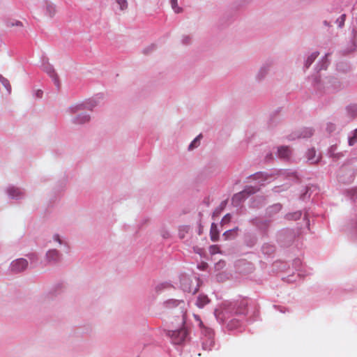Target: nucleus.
<instances>
[{
	"mask_svg": "<svg viewBox=\"0 0 357 357\" xmlns=\"http://www.w3.org/2000/svg\"><path fill=\"white\" fill-rule=\"evenodd\" d=\"M45 14L49 17H52L56 14V7L55 6L50 2H46L45 8Z\"/></svg>",
	"mask_w": 357,
	"mask_h": 357,
	"instance_id": "nucleus-7",
	"label": "nucleus"
},
{
	"mask_svg": "<svg viewBox=\"0 0 357 357\" xmlns=\"http://www.w3.org/2000/svg\"><path fill=\"white\" fill-rule=\"evenodd\" d=\"M181 327L176 330H169L167 333L168 336L171 338L172 342L175 344H182L188 337V331L185 327V324L182 325L179 321Z\"/></svg>",
	"mask_w": 357,
	"mask_h": 357,
	"instance_id": "nucleus-1",
	"label": "nucleus"
},
{
	"mask_svg": "<svg viewBox=\"0 0 357 357\" xmlns=\"http://www.w3.org/2000/svg\"><path fill=\"white\" fill-rule=\"evenodd\" d=\"M44 70L48 74L50 75V77H52V78H54V82L56 85H59V83H58V80H57V77H56V75L54 72V70L53 69V68L51 66H47L46 67H45L44 68Z\"/></svg>",
	"mask_w": 357,
	"mask_h": 357,
	"instance_id": "nucleus-11",
	"label": "nucleus"
},
{
	"mask_svg": "<svg viewBox=\"0 0 357 357\" xmlns=\"http://www.w3.org/2000/svg\"><path fill=\"white\" fill-rule=\"evenodd\" d=\"M0 82L6 86H7V85L10 87V84L8 83V81L5 78L3 77L2 75H0Z\"/></svg>",
	"mask_w": 357,
	"mask_h": 357,
	"instance_id": "nucleus-23",
	"label": "nucleus"
},
{
	"mask_svg": "<svg viewBox=\"0 0 357 357\" xmlns=\"http://www.w3.org/2000/svg\"><path fill=\"white\" fill-rule=\"evenodd\" d=\"M54 239L57 241L59 244H61V241L60 239V237L58 234H56L54 236Z\"/></svg>",
	"mask_w": 357,
	"mask_h": 357,
	"instance_id": "nucleus-26",
	"label": "nucleus"
},
{
	"mask_svg": "<svg viewBox=\"0 0 357 357\" xmlns=\"http://www.w3.org/2000/svg\"><path fill=\"white\" fill-rule=\"evenodd\" d=\"M313 134V131L311 128H304L298 137H309L312 136Z\"/></svg>",
	"mask_w": 357,
	"mask_h": 357,
	"instance_id": "nucleus-16",
	"label": "nucleus"
},
{
	"mask_svg": "<svg viewBox=\"0 0 357 357\" xmlns=\"http://www.w3.org/2000/svg\"><path fill=\"white\" fill-rule=\"evenodd\" d=\"M295 215H296V218H299L301 215V213H296Z\"/></svg>",
	"mask_w": 357,
	"mask_h": 357,
	"instance_id": "nucleus-28",
	"label": "nucleus"
},
{
	"mask_svg": "<svg viewBox=\"0 0 357 357\" xmlns=\"http://www.w3.org/2000/svg\"><path fill=\"white\" fill-rule=\"evenodd\" d=\"M165 306L167 309L178 307L181 324L183 325L185 323L187 310L183 301L169 300L165 303Z\"/></svg>",
	"mask_w": 357,
	"mask_h": 357,
	"instance_id": "nucleus-2",
	"label": "nucleus"
},
{
	"mask_svg": "<svg viewBox=\"0 0 357 357\" xmlns=\"http://www.w3.org/2000/svg\"><path fill=\"white\" fill-rule=\"evenodd\" d=\"M210 236L212 241H217L219 238V231L215 223H212L210 229Z\"/></svg>",
	"mask_w": 357,
	"mask_h": 357,
	"instance_id": "nucleus-8",
	"label": "nucleus"
},
{
	"mask_svg": "<svg viewBox=\"0 0 357 357\" xmlns=\"http://www.w3.org/2000/svg\"><path fill=\"white\" fill-rule=\"evenodd\" d=\"M210 302L208 296L204 294H199L196 305L198 307L202 308Z\"/></svg>",
	"mask_w": 357,
	"mask_h": 357,
	"instance_id": "nucleus-9",
	"label": "nucleus"
},
{
	"mask_svg": "<svg viewBox=\"0 0 357 357\" xmlns=\"http://www.w3.org/2000/svg\"><path fill=\"white\" fill-rule=\"evenodd\" d=\"M42 93H43V92H42L41 91H38L37 92V96H38V97H41Z\"/></svg>",
	"mask_w": 357,
	"mask_h": 357,
	"instance_id": "nucleus-27",
	"label": "nucleus"
},
{
	"mask_svg": "<svg viewBox=\"0 0 357 357\" xmlns=\"http://www.w3.org/2000/svg\"><path fill=\"white\" fill-rule=\"evenodd\" d=\"M28 266V262L24 259H19L12 262L11 270L13 272H21Z\"/></svg>",
	"mask_w": 357,
	"mask_h": 357,
	"instance_id": "nucleus-4",
	"label": "nucleus"
},
{
	"mask_svg": "<svg viewBox=\"0 0 357 357\" xmlns=\"http://www.w3.org/2000/svg\"><path fill=\"white\" fill-rule=\"evenodd\" d=\"M230 220V215L229 214H227L226 215L224 216V218H222V223H225V222H227Z\"/></svg>",
	"mask_w": 357,
	"mask_h": 357,
	"instance_id": "nucleus-25",
	"label": "nucleus"
},
{
	"mask_svg": "<svg viewBox=\"0 0 357 357\" xmlns=\"http://www.w3.org/2000/svg\"><path fill=\"white\" fill-rule=\"evenodd\" d=\"M250 178L252 180L259 181V183H260L261 181H264L266 179V177L263 173L258 172L252 175Z\"/></svg>",
	"mask_w": 357,
	"mask_h": 357,
	"instance_id": "nucleus-14",
	"label": "nucleus"
},
{
	"mask_svg": "<svg viewBox=\"0 0 357 357\" xmlns=\"http://www.w3.org/2000/svg\"><path fill=\"white\" fill-rule=\"evenodd\" d=\"M190 280L188 278H183L182 280V282H181V285H182V288L183 289L184 291H188L190 293H192V294H195L197 290H198V288H197V285H196L194 288H192L191 287H188V284H190Z\"/></svg>",
	"mask_w": 357,
	"mask_h": 357,
	"instance_id": "nucleus-5",
	"label": "nucleus"
},
{
	"mask_svg": "<svg viewBox=\"0 0 357 357\" xmlns=\"http://www.w3.org/2000/svg\"><path fill=\"white\" fill-rule=\"evenodd\" d=\"M346 15L344 14L340 17V19L337 20V21H340V26H343L344 21H345Z\"/></svg>",
	"mask_w": 357,
	"mask_h": 357,
	"instance_id": "nucleus-24",
	"label": "nucleus"
},
{
	"mask_svg": "<svg viewBox=\"0 0 357 357\" xmlns=\"http://www.w3.org/2000/svg\"><path fill=\"white\" fill-rule=\"evenodd\" d=\"M259 190V188L257 185L248 186L242 192L236 194L233 197V201H241V199L247 197L248 195L257 192Z\"/></svg>",
	"mask_w": 357,
	"mask_h": 357,
	"instance_id": "nucleus-3",
	"label": "nucleus"
},
{
	"mask_svg": "<svg viewBox=\"0 0 357 357\" xmlns=\"http://www.w3.org/2000/svg\"><path fill=\"white\" fill-rule=\"evenodd\" d=\"M8 192L12 197H17L20 195L19 190L15 188L9 189Z\"/></svg>",
	"mask_w": 357,
	"mask_h": 357,
	"instance_id": "nucleus-22",
	"label": "nucleus"
},
{
	"mask_svg": "<svg viewBox=\"0 0 357 357\" xmlns=\"http://www.w3.org/2000/svg\"><path fill=\"white\" fill-rule=\"evenodd\" d=\"M47 257L50 261H56L59 257V255L57 250H52L47 252Z\"/></svg>",
	"mask_w": 357,
	"mask_h": 357,
	"instance_id": "nucleus-12",
	"label": "nucleus"
},
{
	"mask_svg": "<svg viewBox=\"0 0 357 357\" xmlns=\"http://www.w3.org/2000/svg\"><path fill=\"white\" fill-rule=\"evenodd\" d=\"M117 3L119 5L121 10H125L128 7L127 0H116Z\"/></svg>",
	"mask_w": 357,
	"mask_h": 357,
	"instance_id": "nucleus-20",
	"label": "nucleus"
},
{
	"mask_svg": "<svg viewBox=\"0 0 357 357\" xmlns=\"http://www.w3.org/2000/svg\"><path fill=\"white\" fill-rule=\"evenodd\" d=\"M357 142V129L355 130L354 135L349 138V144L350 146L354 145Z\"/></svg>",
	"mask_w": 357,
	"mask_h": 357,
	"instance_id": "nucleus-19",
	"label": "nucleus"
},
{
	"mask_svg": "<svg viewBox=\"0 0 357 357\" xmlns=\"http://www.w3.org/2000/svg\"><path fill=\"white\" fill-rule=\"evenodd\" d=\"M291 151L288 146H281L278 148V157L282 159H288L291 155Z\"/></svg>",
	"mask_w": 357,
	"mask_h": 357,
	"instance_id": "nucleus-6",
	"label": "nucleus"
},
{
	"mask_svg": "<svg viewBox=\"0 0 357 357\" xmlns=\"http://www.w3.org/2000/svg\"><path fill=\"white\" fill-rule=\"evenodd\" d=\"M177 1L178 0H171V5L174 12L176 13H179L182 11V9L178 6Z\"/></svg>",
	"mask_w": 357,
	"mask_h": 357,
	"instance_id": "nucleus-18",
	"label": "nucleus"
},
{
	"mask_svg": "<svg viewBox=\"0 0 357 357\" xmlns=\"http://www.w3.org/2000/svg\"><path fill=\"white\" fill-rule=\"evenodd\" d=\"M210 252L211 255H215L217 253H220V250L218 245H213L210 247Z\"/></svg>",
	"mask_w": 357,
	"mask_h": 357,
	"instance_id": "nucleus-21",
	"label": "nucleus"
},
{
	"mask_svg": "<svg viewBox=\"0 0 357 357\" xmlns=\"http://www.w3.org/2000/svg\"><path fill=\"white\" fill-rule=\"evenodd\" d=\"M318 52L312 53L306 60L305 66L308 68L318 56Z\"/></svg>",
	"mask_w": 357,
	"mask_h": 357,
	"instance_id": "nucleus-15",
	"label": "nucleus"
},
{
	"mask_svg": "<svg viewBox=\"0 0 357 357\" xmlns=\"http://www.w3.org/2000/svg\"><path fill=\"white\" fill-rule=\"evenodd\" d=\"M307 160L312 163L314 164L319 161V156H316V151L314 149H310L307 152Z\"/></svg>",
	"mask_w": 357,
	"mask_h": 357,
	"instance_id": "nucleus-10",
	"label": "nucleus"
},
{
	"mask_svg": "<svg viewBox=\"0 0 357 357\" xmlns=\"http://www.w3.org/2000/svg\"><path fill=\"white\" fill-rule=\"evenodd\" d=\"M15 24L17 26H22V23L20 22H17Z\"/></svg>",
	"mask_w": 357,
	"mask_h": 357,
	"instance_id": "nucleus-29",
	"label": "nucleus"
},
{
	"mask_svg": "<svg viewBox=\"0 0 357 357\" xmlns=\"http://www.w3.org/2000/svg\"><path fill=\"white\" fill-rule=\"evenodd\" d=\"M202 138V135H199L190 144L189 149H192L197 147L199 144V140Z\"/></svg>",
	"mask_w": 357,
	"mask_h": 357,
	"instance_id": "nucleus-17",
	"label": "nucleus"
},
{
	"mask_svg": "<svg viewBox=\"0 0 357 357\" xmlns=\"http://www.w3.org/2000/svg\"><path fill=\"white\" fill-rule=\"evenodd\" d=\"M278 210L280 209V206H275Z\"/></svg>",
	"mask_w": 357,
	"mask_h": 357,
	"instance_id": "nucleus-30",
	"label": "nucleus"
},
{
	"mask_svg": "<svg viewBox=\"0 0 357 357\" xmlns=\"http://www.w3.org/2000/svg\"><path fill=\"white\" fill-rule=\"evenodd\" d=\"M89 119H90V117L89 115H86V114L79 115L75 119V123H84L89 121Z\"/></svg>",
	"mask_w": 357,
	"mask_h": 357,
	"instance_id": "nucleus-13",
	"label": "nucleus"
}]
</instances>
